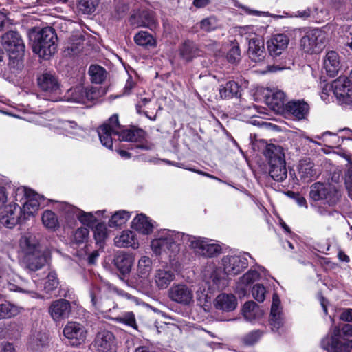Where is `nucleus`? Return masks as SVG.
I'll list each match as a JSON object with an SVG mask.
<instances>
[{"instance_id":"nucleus-4","label":"nucleus","mask_w":352,"mask_h":352,"mask_svg":"<svg viewBox=\"0 0 352 352\" xmlns=\"http://www.w3.org/2000/svg\"><path fill=\"white\" fill-rule=\"evenodd\" d=\"M1 43L7 51L9 60L8 67L15 74L23 68L25 45L21 35L15 31H9L1 36Z\"/></svg>"},{"instance_id":"nucleus-36","label":"nucleus","mask_w":352,"mask_h":352,"mask_svg":"<svg viewBox=\"0 0 352 352\" xmlns=\"http://www.w3.org/2000/svg\"><path fill=\"white\" fill-rule=\"evenodd\" d=\"M91 81L93 83L101 84L107 77V72L106 69L98 65H91L88 72Z\"/></svg>"},{"instance_id":"nucleus-7","label":"nucleus","mask_w":352,"mask_h":352,"mask_svg":"<svg viewBox=\"0 0 352 352\" xmlns=\"http://www.w3.org/2000/svg\"><path fill=\"white\" fill-rule=\"evenodd\" d=\"M328 36L326 32L314 29L306 32L300 39V47L307 54H318L326 47Z\"/></svg>"},{"instance_id":"nucleus-32","label":"nucleus","mask_w":352,"mask_h":352,"mask_svg":"<svg viewBox=\"0 0 352 352\" xmlns=\"http://www.w3.org/2000/svg\"><path fill=\"white\" fill-rule=\"evenodd\" d=\"M48 342V337L45 332L36 331L32 333L28 341V348L38 351L45 347Z\"/></svg>"},{"instance_id":"nucleus-59","label":"nucleus","mask_w":352,"mask_h":352,"mask_svg":"<svg viewBox=\"0 0 352 352\" xmlns=\"http://www.w3.org/2000/svg\"><path fill=\"white\" fill-rule=\"evenodd\" d=\"M227 58L230 63H236L241 59V50L239 45L233 46L227 54Z\"/></svg>"},{"instance_id":"nucleus-46","label":"nucleus","mask_w":352,"mask_h":352,"mask_svg":"<svg viewBox=\"0 0 352 352\" xmlns=\"http://www.w3.org/2000/svg\"><path fill=\"white\" fill-rule=\"evenodd\" d=\"M19 313V308L10 302H6L0 304V319L11 318L17 315Z\"/></svg>"},{"instance_id":"nucleus-10","label":"nucleus","mask_w":352,"mask_h":352,"mask_svg":"<svg viewBox=\"0 0 352 352\" xmlns=\"http://www.w3.org/2000/svg\"><path fill=\"white\" fill-rule=\"evenodd\" d=\"M168 298L173 302L184 306L194 302V292L191 287L184 284H173L168 291Z\"/></svg>"},{"instance_id":"nucleus-17","label":"nucleus","mask_w":352,"mask_h":352,"mask_svg":"<svg viewBox=\"0 0 352 352\" xmlns=\"http://www.w3.org/2000/svg\"><path fill=\"white\" fill-rule=\"evenodd\" d=\"M130 23L133 25L146 27L151 30H155L157 26L154 12L148 10H142L131 15Z\"/></svg>"},{"instance_id":"nucleus-16","label":"nucleus","mask_w":352,"mask_h":352,"mask_svg":"<svg viewBox=\"0 0 352 352\" xmlns=\"http://www.w3.org/2000/svg\"><path fill=\"white\" fill-rule=\"evenodd\" d=\"M38 85L43 91L54 95L50 98L51 100H58L56 96L60 94V85L55 75L50 72L44 73L38 78Z\"/></svg>"},{"instance_id":"nucleus-34","label":"nucleus","mask_w":352,"mask_h":352,"mask_svg":"<svg viewBox=\"0 0 352 352\" xmlns=\"http://www.w3.org/2000/svg\"><path fill=\"white\" fill-rule=\"evenodd\" d=\"M132 228L142 234H148L153 230V224L144 214H140L133 220Z\"/></svg>"},{"instance_id":"nucleus-61","label":"nucleus","mask_w":352,"mask_h":352,"mask_svg":"<svg viewBox=\"0 0 352 352\" xmlns=\"http://www.w3.org/2000/svg\"><path fill=\"white\" fill-rule=\"evenodd\" d=\"M8 289L10 291H14V292L19 291V292H21L23 293L28 294L32 298H37L38 296V294L32 289H30L25 288V287H21L19 286H17L14 284H12L10 283H8Z\"/></svg>"},{"instance_id":"nucleus-40","label":"nucleus","mask_w":352,"mask_h":352,"mask_svg":"<svg viewBox=\"0 0 352 352\" xmlns=\"http://www.w3.org/2000/svg\"><path fill=\"white\" fill-rule=\"evenodd\" d=\"M220 26L219 21L217 17L210 16L202 19L199 22L200 29L206 32L214 31Z\"/></svg>"},{"instance_id":"nucleus-1","label":"nucleus","mask_w":352,"mask_h":352,"mask_svg":"<svg viewBox=\"0 0 352 352\" xmlns=\"http://www.w3.org/2000/svg\"><path fill=\"white\" fill-rule=\"evenodd\" d=\"M188 245L194 252L206 257H213L221 252V246L208 239L191 236L182 232L167 230L151 242V248L156 254L169 251L175 255L179 251V243Z\"/></svg>"},{"instance_id":"nucleus-21","label":"nucleus","mask_w":352,"mask_h":352,"mask_svg":"<svg viewBox=\"0 0 352 352\" xmlns=\"http://www.w3.org/2000/svg\"><path fill=\"white\" fill-rule=\"evenodd\" d=\"M21 210L16 204H10L1 213L0 223L8 228H12L19 222Z\"/></svg>"},{"instance_id":"nucleus-23","label":"nucleus","mask_w":352,"mask_h":352,"mask_svg":"<svg viewBox=\"0 0 352 352\" xmlns=\"http://www.w3.org/2000/svg\"><path fill=\"white\" fill-rule=\"evenodd\" d=\"M266 104L274 112L280 113L285 111L286 96L285 93L279 89L271 91V94L266 97Z\"/></svg>"},{"instance_id":"nucleus-53","label":"nucleus","mask_w":352,"mask_h":352,"mask_svg":"<svg viewBox=\"0 0 352 352\" xmlns=\"http://www.w3.org/2000/svg\"><path fill=\"white\" fill-rule=\"evenodd\" d=\"M58 285L57 274L54 272H50L48 274L47 280L44 285V289L47 293H50Z\"/></svg>"},{"instance_id":"nucleus-3","label":"nucleus","mask_w":352,"mask_h":352,"mask_svg":"<svg viewBox=\"0 0 352 352\" xmlns=\"http://www.w3.org/2000/svg\"><path fill=\"white\" fill-rule=\"evenodd\" d=\"M20 245L24 253L23 263L30 271H37L47 263L49 250L41 247L34 237H22Z\"/></svg>"},{"instance_id":"nucleus-48","label":"nucleus","mask_w":352,"mask_h":352,"mask_svg":"<svg viewBox=\"0 0 352 352\" xmlns=\"http://www.w3.org/2000/svg\"><path fill=\"white\" fill-rule=\"evenodd\" d=\"M118 322L124 324L133 329L138 330V324L135 314L132 311L124 313L122 315L118 316L115 318Z\"/></svg>"},{"instance_id":"nucleus-25","label":"nucleus","mask_w":352,"mask_h":352,"mask_svg":"<svg viewBox=\"0 0 352 352\" xmlns=\"http://www.w3.org/2000/svg\"><path fill=\"white\" fill-rule=\"evenodd\" d=\"M175 278L173 271L166 269H158L155 271L153 280L159 289H164L168 287Z\"/></svg>"},{"instance_id":"nucleus-9","label":"nucleus","mask_w":352,"mask_h":352,"mask_svg":"<svg viewBox=\"0 0 352 352\" xmlns=\"http://www.w3.org/2000/svg\"><path fill=\"white\" fill-rule=\"evenodd\" d=\"M63 336L73 346H80L85 342L87 336L86 327L80 322L69 321L63 330Z\"/></svg>"},{"instance_id":"nucleus-54","label":"nucleus","mask_w":352,"mask_h":352,"mask_svg":"<svg viewBox=\"0 0 352 352\" xmlns=\"http://www.w3.org/2000/svg\"><path fill=\"white\" fill-rule=\"evenodd\" d=\"M94 234L97 243L104 242L107 236L106 226L102 223H98L94 230Z\"/></svg>"},{"instance_id":"nucleus-49","label":"nucleus","mask_w":352,"mask_h":352,"mask_svg":"<svg viewBox=\"0 0 352 352\" xmlns=\"http://www.w3.org/2000/svg\"><path fill=\"white\" fill-rule=\"evenodd\" d=\"M264 333L265 331L263 330H253L245 334L243 337L242 341L243 344L245 345H253L261 339V338L263 336Z\"/></svg>"},{"instance_id":"nucleus-38","label":"nucleus","mask_w":352,"mask_h":352,"mask_svg":"<svg viewBox=\"0 0 352 352\" xmlns=\"http://www.w3.org/2000/svg\"><path fill=\"white\" fill-rule=\"evenodd\" d=\"M84 38L80 34L72 35L67 43L65 52L68 54H77L82 49Z\"/></svg>"},{"instance_id":"nucleus-29","label":"nucleus","mask_w":352,"mask_h":352,"mask_svg":"<svg viewBox=\"0 0 352 352\" xmlns=\"http://www.w3.org/2000/svg\"><path fill=\"white\" fill-rule=\"evenodd\" d=\"M152 269V261L148 256H142L138 261L137 270L138 285H144L147 282V278Z\"/></svg>"},{"instance_id":"nucleus-58","label":"nucleus","mask_w":352,"mask_h":352,"mask_svg":"<svg viewBox=\"0 0 352 352\" xmlns=\"http://www.w3.org/2000/svg\"><path fill=\"white\" fill-rule=\"evenodd\" d=\"M280 300L276 294L273 295L272 304L271 307L270 316H283L281 307L280 306Z\"/></svg>"},{"instance_id":"nucleus-43","label":"nucleus","mask_w":352,"mask_h":352,"mask_svg":"<svg viewBox=\"0 0 352 352\" xmlns=\"http://www.w3.org/2000/svg\"><path fill=\"white\" fill-rule=\"evenodd\" d=\"M42 222L48 229L54 230L58 227V221L56 215L51 210H46L43 212Z\"/></svg>"},{"instance_id":"nucleus-62","label":"nucleus","mask_w":352,"mask_h":352,"mask_svg":"<svg viewBox=\"0 0 352 352\" xmlns=\"http://www.w3.org/2000/svg\"><path fill=\"white\" fill-rule=\"evenodd\" d=\"M311 15V9L307 8L305 10H300L296 12H292L291 16L300 18L302 19H307L309 18Z\"/></svg>"},{"instance_id":"nucleus-19","label":"nucleus","mask_w":352,"mask_h":352,"mask_svg":"<svg viewBox=\"0 0 352 352\" xmlns=\"http://www.w3.org/2000/svg\"><path fill=\"white\" fill-rule=\"evenodd\" d=\"M248 40V54L250 58L256 62H262L266 56L263 41L256 35L246 38Z\"/></svg>"},{"instance_id":"nucleus-60","label":"nucleus","mask_w":352,"mask_h":352,"mask_svg":"<svg viewBox=\"0 0 352 352\" xmlns=\"http://www.w3.org/2000/svg\"><path fill=\"white\" fill-rule=\"evenodd\" d=\"M76 217L82 223L86 224L87 226L93 224L96 220L92 213L85 212L81 210H80L79 214H77Z\"/></svg>"},{"instance_id":"nucleus-45","label":"nucleus","mask_w":352,"mask_h":352,"mask_svg":"<svg viewBox=\"0 0 352 352\" xmlns=\"http://www.w3.org/2000/svg\"><path fill=\"white\" fill-rule=\"evenodd\" d=\"M129 10V5L126 0H116L114 12L112 13V16L120 19L124 17Z\"/></svg>"},{"instance_id":"nucleus-55","label":"nucleus","mask_w":352,"mask_h":352,"mask_svg":"<svg viewBox=\"0 0 352 352\" xmlns=\"http://www.w3.org/2000/svg\"><path fill=\"white\" fill-rule=\"evenodd\" d=\"M269 323L273 332L280 333L284 325L283 316H270Z\"/></svg>"},{"instance_id":"nucleus-22","label":"nucleus","mask_w":352,"mask_h":352,"mask_svg":"<svg viewBox=\"0 0 352 352\" xmlns=\"http://www.w3.org/2000/svg\"><path fill=\"white\" fill-rule=\"evenodd\" d=\"M298 174L301 180L305 182H309L316 179L320 175V172L310 159H303L299 162Z\"/></svg>"},{"instance_id":"nucleus-33","label":"nucleus","mask_w":352,"mask_h":352,"mask_svg":"<svg viewBox=\"0 0 352 352\" xmlns=\"http://www.w3.org/2000/svg\"><path fill=\"white\" fill-rule=\"evenodd\" d=\"M259 274L256 270H249L236 283V289L240 296H245L248 291V285L258 278Z\"/></svg>"},{"instance_id":"nucleus-13","label":"nucleus","mask_w":352,"mask_h":352,"mask_svg":"<svg viewBox=\"0 0 352 352\" xmlns=\"http://www.w3.org/2000/svg\"><path fill=\"white\" fill-rule=\"evenodd\" d=\"M16 200L17 197L22 195L25 201L23 204V210L25 214L33 215L39 208L42 197L36 194L31 189L25 187L18 188L16 191Z\"/></svg>"},{"instance_id":"nucleus-2","label":"nucleus","mask_w":352,"mask_h":352,"mask_svg":"<svg viewBox=\"0 0 352 352\" xmlns=\"http://www.w3.org/2000/svg\"><path fill=\"white\" fill-rule=\"evenodd\" d=\"M98 133L102 144L109 149L113 146L112 135L117 136L120 141L137 142L144 135V131L140 129H124L119 123L118 114L113 115L107 122L100 126Z\"/></svg>"},{"instance_id":"nucleus-37","label":"nucleus","mask_w":352,"mask_h":352,"mask_svg":"<svg viewBox=\"0 0 352 352\" xmlns=\"http://www.w3.org/2000/svg\"><path fill=\"white\" fill-rule=\"evenodd\" d=\"M239 91L238 84L234 81H228L219 88V96L221 99H229L236 96Z\"/></svg>"},{"instance_id":"nucleus-31","label":"nucleus","mask_w":352,"mask_h":352,"mask_svg":"<svg viewBox=\"0 0 352 352\" xmlns=\"http://www.w3.org/2000/svg\"><path fill=\"white\" fill-rule=\"evenodd\" d=\"M133 261L134 259L131 254L120 252L116 256L114 263L119 271L123 275H126L131 272Z\"/></svg>"},{"instance_id":"nucleus-56","label":"nucleus","mask_w":352,"mask_h":352,"mask_svg":"<svg viewBox=\"0 0 352 352\" xmlns=\"http://www.w3.org/2000/svg\"><path fill=\"white\" fill-rule=\"evenodd\" d=\"M265 288L260 284L255 285L252 288V296L259 302L264 301L265 298Z\"/></svg>"},{"instance_id":"nucleus-14","label":"nucleus","mask_w":352,"mask_h":352,"mask_svg":"<svg viewBox=\"0 0 352 352\" xmlns=\"http://www.w3.org/2000/svg\"><path fill=\"white\" fill-rule=\"evenodd\" d=\"M332 91L340 104L352 102V88L345 78H339L332 82Z\"/></svg>"},{"instance_id":"nucleus-20","label":"nucleus","mask_w":352,"mask_h":352,"mask_svg":"<svg viewBox=\"0 0 352 352\" xmlns=\"http://www.w3.org/2000/svg\"><path fill=\"white\" fill-rule=\"evenodd\" d=\"M289 43V38L285 34L272 35L267 41L270 54L274 57L280 56L287 48Z\"/></svg>"},{"instance_id":"nucleus-44","label":"nucleus","mask_w":352,"mask_h":352,"mask_svg":"<svg viewBox=\"0 0 352 352\" xmlns=\"http://www.w3.org/2000/svg\"><path fill=\"white\" fill-rule=\"evenodd\" d=\"M134 41L138 45L152 46L155 45V39L153 36L145 31H140L134 36Z\"/></svg>"},{"instance_id":"nucleus-47","label":"nucleus","mask_w":352,"mask_h":352,"mask_svg":"<svg viewBox=\"0 0 352 352\" xmlns=\"http://www.w3.org/2000/svg\"><path fill=\"white\" fill-rule=\"evenodd\" d=\"M208 283L212 290L222 289L226 287V280L221 277L218 270L212 272Z\"/></svg>"},{"instance_id":"nucleus-50","label":"nucleus","mask_w":352,"mask_h":352,"mask_svg":"<svg viewBox=\"0 0 352 352\" xmlns=\"http://www.w3.org/2000/svg\"><path fill=\"white\" fill-rule=\"evenodd\" d=\"M180 55L186 61L190 60L196 55L193 43L185 42L180 48Z\"/></svg>"},{"instance_id":"nucleus-52","label":"nucleus","mask_w":352,"mask_h":352,"mask_svg":"<svg viewBox=\"0 0 352 352\" xmlns=\"http://www.w3.org/2000/svg\"><path fill=\"white\" fill-rule=\"evenodd\" d=\"M257 311V305L253 301L247 302L243 307V314L245 318L248 320H252Z\"/></svg>"},{"instance_id":"nucleus-27","label":"nucleus","mask_w":352,"mask_h":352,"mask_svg":"<svg viewBox=\"0 0 352 352\" xmlns=\"http://www.w3.org/2000/svg\"><path fill=\"white\" fill-rule=\"evenodd\" d=\"M263 154L267 160L268 164L285 162V153L281 146L274 144H267L263 151Z\"/></svg>"},{"instance_id":"nucleus-64","label":"nucleus","mask_w":352,"mask_h":352,"mask_svg":"<svg viewBox=\"0 0 352 352\" xmlns=\"http://www.w3.org/2000/svg\"><path fill=\"white\" fill-rule=\"evenodd\" d=\"M345 184L348 191L352 190V166L349 168L345 175Z\"/></svg>"},{"instance_id":"nucleus-63","label":"nucleus","mask_w":352,"mask_h":352,"mask_svg":"<svg viewBox=\"0 0 352 352\" xmlns=\"http://www.w3.org/2000/svg\"><path fill=\"white\" fill-rule=\"evenodd\" d=\"M151 102V99L148 97H142V96L138 98V102L135 105L136 110L138 113H141L142 108L145 107Z\"/></svg>"},{"instance_id":"nucleus-41","label":"nucleus","mask_w":352,"mask_h":352,"mask_svg":"<svg viewBox=\"0 0 352 352\" xmlns=\"http://www.w3.org/2000/svg\"><path fill=\"white\" fill-rule=\"evenodd\" d=\"M130 218V214L125 210L116 212L109 221L110 227H118L124 224Z\"/></svg>"},{"instance_id":"nucleus-42","label":"nucleus","mask_w":352,"mask_h":352,"mask_svg":"<svg viewBox=\"0 0 352 352\" xmlns=\"http://www.w3.org/2000/svg\"><path fill=\"white\" fill-rule=\"evenodd\" d=\"M56 209L63 213L68 218L76 217V215L79 214L80 212L79 208L65 201L58 202Z\"/></svg>"},{"instance_id":"nucleus-12","label":"nucleus","mask_w":352,"mask_h":352,"mask_svg":"<svg viewBox=\"0 0 352 352\" xmlns=\"http://www.w3.org/2000/svg\"><path fill=\"white\" fill-rule=\"evenodd\" d=\"M99 93L94 87H85L78 85L69 89L65 98L67 101L77 103H85L86 101H92L98 98Z\"/></svg>"},{"instance_id":"nucleus-30","label":"nucleus","mask_w":352,"mask_h":352,"mask_svg":"<svg viewBox=\"0 0 352 352\" xmlns=\"http://www.w3.org/2000/svg\"><path fill=\"white\" fill-rule=\"evenodd\" d=\"M214 305L218 309L232 311L236 307L237 301L232 294H221L216 298Z\"/></svg>"},{"instance_id":"nucleus-51","label":"nucleus","mask_w":352,"mask_h":352,"mask_svg":"<svg viewBox=\"0 0 352 352\" xmlns=\"http://www.w3.org/2000/svg\"><path fill=\"white\" fill-rule=\"evenodd\" d=\"M89 232V230L86 228H78L73 234L72 241L76 244L85 243L87 241Z\"/></svg>"},{"instance_id":"nucleus-18","label":"nucleus","mask_w":352,"mask_h":352,"mask_svg":"<svg viewBox=\"0 0 352 352\" xmlns=\"http://www.w3.org/2000/svg\"><path fill=\"white\" fill-rule=\"evenodd\" d=\"M48 312L55 322L67 318L72 312L70 302L65 299L54 300L49 307Z\"/></svg>"},{"instance_id":"nucleus-28","label":"nucleus","mask_w":352,"mask_h":352,"mask_svg":"<svg viewBox=\"0 0 352 352\" xmlns=\"http://www.w3.org/2000/svg\"><path fill=\"white\" fill-rule=\"evenodd\" d=\"M114 244L119 248L131 247L137 249L139 247V243L135 234L130 230H125L114 239Z\"/></svg>"},{"instance_id":"nucleus-39","label":"nucleus","mask_w":352,"mask_h":352,"mask_svg":"<svg viewBox=\"0 0 352 352\" xmlns=\"http://www.w3.org/2000/svg\"><path fill=\"white\" fill-rule=\"evenodd\" d=\"M100 0H79L78 8L85 14H90L95 12Z\"/></svg>"},{"instance_id":"nucleus-57","label":"nucleus","mask_w":352,"mask_h":352,"mask_svg":"<svg viewBox=\"0 0 352 352\" xmlns=\"http://www.w3.org/2000/svg\"><path fill=\"white\" fill-rule=\"evenodd\" d=\"M100 290L98 287H93L90 291V297L93 306L96 309L102 308L101 298L100 296Z\"/></svg>"},{"instance_id":"nucleus-26","label":"nucleus","mask_w":352,"mask_h":352,"mask_svg":"<svg viewBox=\"0 0 352 352\" xmlns=\"http://www.w3.org/2000/svg\"><path fill=\"white\" fill-rule=\"evenodd\" d=\"M324 67L327 74L331 77H334L338 74L341 68V65L337 52L335 51L327 52L324 61Z\"/></svg>"},{"instance_id":"nucleus-11","label":"nucleus","mask_w":352,"mask_h":352,"mask_svg":"<svg viewBox=\"0 0 352 352\" xmlns=\"http://www.w3.org/2000/svg\"><path fill=\"white\" fill-rule=\"evenodd\" d=\"M248 253L241 255L226 256L222 258L224 272L228 275L236 276L243 272L248 266Z\"/></svg>"},{"instance_id":"nucleus-5","label":"nucleus","mask_w":352,"mask_h":352,"mask_svg":"<svg viewBox=\"0 0 352 352\" xmlns=\"http://www.w3.org/2000/svg\"><path fill=\"white\" fill-rule=\"evenodd\" d=\"M56 35L52 28L42 29L37 34L33 43V52L43 58H48L57 50Z\"/></svg>"},{"instance_id":"nucleus-15","label":"nucleus","mask_w":352,"mask_h":352,"mask_svg":"<svg viewBox=\"0 0 352 352\" xmlns=\"http://www.w3.org/2000/svg\"><path fill=\"white\" fill-rule=\"evenodd\" d=\"M97 352H116L117 344L113 333L107 330L99 331L95 338Z\"/></svg>"},{"instance_id":"nucleus-8","label":"nucleus","mask_w":352,"mask_h":352,"mask_svg":"<svg viewBox=\"0 0 352 352\" xmlns=\"http://www.w3.org/2000/svg\"><path fill=\"white\" fill-rule=\"evenodd\" d=\"M309 197L315 201H324L329 206H333L339 201L340 193L331 184L316 182L310 186Z\"/></svg>"},{"instance_id":"nucleus-6","label":"nucleus","mask_w":352,"mask_h":352,"mask_svg":"<svg viewBox=\"0 0 352 352\" xmlns=\"http://www.w3.org/2000/svg\"><path fill=\"white\" fill-rule=\"evenodd\" d=\"M348 337H352V324H344L341 327L335 326L321 340V346L329 352H342L344 342L341 339Z\"/></svg>"},{"instance_id":"nucleus-35","label":"nucleus","mask_w":352,"mask_h":352,"mask_svg":"<svg viewBox=\"0 0 352 352\" xmlns=\"http://www.w3.org/2000/svg\"><path fill=\"white\" fill-rule=\"evenodd\" d=\"M269 173L273 179L276 182H283L287 178V171L286 168V163L282 162L280 163L269 165Z\"/></svg>"},{"instance_id":"nucleus-24","label":"nucleus","mask_w":352,"mask_h":352,"mask_svg":"<svg viewBox=\"0 0 352 352\" xmlns=\"http://www.w3.org/2000/svg\"><path fill=\"white\" fill-rule=\"evenodd\" d=\"M285 111L296 120H300L307 116L309 106L304 100H292L286 104Z\"/></svg>"}]
</instances>
